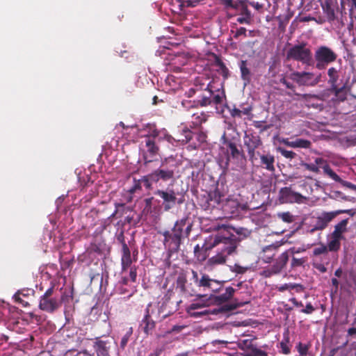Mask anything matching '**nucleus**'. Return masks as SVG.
<instances>
[{
  "instance_id": "603ef678",
  "label": "nucleus",
  "mask_w": 356,
  "mask_h": 356,
  "mask_svg": "<svg viewBox=\"0 0 356 356\" xmlns=\"http://www.w3.org/2000/svg\"><path fill=\"white\" fill-rule=\"evenodd\" d=\"M234 230L238 236H243V238L249 236L251 234L249 229L243 227L234 228Z\"/></svg>"
},
{
  "instance_id": "e433bc0d",
  "label": "nucleus",
  "mask_w": 356,
  "mask_h": 356,
  "mask_svg": "<svg viewBox=\"0 0 356 356\" xmlns=\"http://www.w3.org/2000/svg\"><path fill=\"white\" fill-rule=\"evenodd\" d=\"M142 184H144V181L143 180V177L140 179H136V178H134L133 185L128 189V192L130 194H134L135 193L141 191H142Z\"/></svg>"
},
{
  "instance_id": "4468645a",
  "label": "nucleus",
  "mask_w": 356,
  "mask_h": 356,
  "mask_svg": "<svg viewBox=\"0 0 356 356\" xmlns=\"http://www.w3.org/2000/svg\"><path fill=\"white\" fill-rule=\"evenodd\" d=\"M288 252H284L281 254L276 259L275 263L270 268L263 270L261 275L265 277H270L273 275L280 273L282 269L286 266L289 261Z\"/></svg>"
},
{
  "instance_id": "6ab92c4d",
  "label": "nucleus",
  "mask_w": 356,
  "mask_h": 356,
  "mask_svg": "<svg viewBox=\"0 0 356 356\" xmlns=\"http://www.w3.org/2000/svg\"><path fill=\"white\" fill-rule=\"evenodd\" d=\"M324 172L331 179L337 182L340 183L343 186L350 188L356 191V185L348 181L343 180L336 172H334L329 165H325L323 167Z\"/></svg>"
},
{
  "instance_id": "37998d69",
  "label": "nucleus",
  "mask_w": 356,
  "mask_h": 356,
  "mask_svg": "<svg viewBox=\"0 0 356 356\" xmlns=\"http://www.w3.org/2000/svg\"><path fill=\"white\" fill-rule=\"evenodd\" d=\"M224 282H223V281H218V280L213 279V282H212L211 289V292L212 293L211 294L217 293L220 292V291L223 287Z\"/></svg>"
},
{
  "instance_id": "5fc2aeb1",
  "label": "nucleus",
  "mask_w": 356,
  "mask_h": 356,
  "mask_svg": "<svg viewBox=\"0 0 356 356\" xmlns=\"http://www.w3.org/2000/svg\"><path fill=\"white\" fill-rule=\"evenodd\" d=\"M277 215L285 222H291L293 220V216L289 212L280 213Z\"/></svg>"
},
{
  "instance_id": "680f3d73",
  "label": "nucleus",
  "mask_w": 356,
  "mask_h": 356,
  "mask_svg": "<svg viewBox=\"0 0 356 356\" xmlns=\"http://www.w3.org/2000/svg\"><path fill=\"white\" fill-rule=\"evenodd\" d=\"M262 123H263V122H262V121H254V126L256 128L260 129H261V131H266V130H268V129H270V127H271V125H270V124H267V125H264V126H263V125H262Z\"/></svg>"
},
{
  "instance_id": "ddd939ff",
  "label": "nucleus",
  "mask_w": 356,
  "mask_h": 356,
  "mask_svg": "<svg viewBox=\"0 0 356 356\" xmlns=\"http://www.w3.org/2000/svg\"><path fill=\"white\" fill-rule=\"evenodd\" d=\"M221 142L223 145H226L227 148V165H228L230 159L236 160L245 159L243 151L238 148L235 142L228 139L225 133H224L221 137Z\"/></svg>"
},
{
  "instance_id": "3c124183",
  "label": "nucleus",
  "mask_w": 356,
  "mask_h": 356,
  "mask_svg": "<svg viewBox=\"0 0 356 356\" xmlns=\"http://www.w3.org/2000/svg\"><path fill=\"white\" fill-rule=\"evenodd\" d=\"M278 150L281 153V154L286 159H294L296 156V154L293 151L286 150L281 147H280Z\"/></svg>"
},
{
  "instance_id": "6e6552de",
  "label": "nucleus",
  "mask_w": 356,
  "mask_h": 356,
  "mask_svg": "<svg viewBox=\"0 0 356 356\" xmlns=\"http://www.w3.org/2000/svg\"><path fill=\"white\" fill-rule=\"evenodd\" d=\"M180 194L179 192L170 188H167L165 190L157 189L154 191V195L159 196L163 200V206L165 211L172 209L177 203H182L183 200L177 198Z\"/></svg>"
},
{
  "instance_id": "c03bdc74",
  "label": "nucleus",
  "mask_w": 356,
  "mask_h": 356,
  "mask_svg": "<svg viewBox=\"0 0 356 356\" xmlns=\"http://www.w3.org/2000/svg\"><path fill=\"white\" fill-rule=\"evenodd\" d=\"M310 346V344H304L302 342H299L297 344L296 348L300 356H306L308 353V350Z\"/></svg>"
},
{
  "instance_id": "72a5a7b5",
  "label": "nucleus",
  "mask_w": 356,
  "mask_h": 356,
  "mask_svg": "<svg viewBox=\"0 0 356 356\" xmlns=\"http://www.w3.org/2000/svg\"><path fill=\"white\" fill-rule=\"evenodd\" d=\"M210 248L200 247L198 244L194 247V254L197 259L200 261H203L206 260L207 257V252Z\"/></svg>"
},
{
  "instance_id": "6e6d98bb",
  "label": "nucleus",
  "mask_w": 356,
  "mask_h": 356,
  "mask_svg": "<svg viewBox=\"0 0 356 356\" xmlns=\"http://www.w3.org/2000/svg\"><path fill=\"white\" fill-rule=\"evenodd\" d=\"M160 131L161 130H159L156 128L152 129H150L149 134L145 136V139H147V137H149V138L156 141L159 136L160 135Z\"/></svg>"
},
{
  "instance_id": "c756f323",
  "label": "nucleus",
  "mask_w": 356,
  "mask_h": 356,
  "mask_svg": "<svg viewBox=\"0 0 356 356\" xmlns=\"http://www.w3.org/2000/svg\"><path fill=\"white\" fill-rule=\"evenodd\" d=\"M285 144L293 148H309L312 143L310 140L303 138H297L292 141H286Z\"/></svg>"
},
{
  "instance_id": "052dcab7",
  "label": "nucleus",
  "mask_w": 356,
  "mask_h": 356,
  "mask_svg": "<svg viewBox=\"0 0 356 356\" xmlns=\"http://www.w3.org/2000/svg\"><path fill=\"white\" fill-rule=\"evenodd\" d=\"M302 99L307 102L308 104L312 100V99H320L318 96L317 95H311V94H302L300 95Z\"/></svg>"
},
{
  "instance_id": "2f4dec72",
  "label": "nucleus",
  "mask_w": 356,
  "mask_h": 356,
  "mask_svg": "<svg viewBox=\"0 0 356 356\" xmlns=\"http://www.w3.org/2000/svg\"><path fill=\"white\" fill-rule=\"evenodd\" d=\"M207 120V115L203 112H196L191 116V123L194 127L200 126L202 123Z\"/></svg>"
},
{
  "instance_id": "9b49d317",
  "label": "nucleus",
  "mask_w": 356,
  "mask_h": 356,
  "mask_svg": "<svg viewBox=\"0 0 356 356\" xmlns=\"http://www.w3.org/2000/svg\"><path fill=\"white\" fill-rule=\"evenodd\" d=\"M350 74L346 75V72H344L341 75L340 84H341V86L330 88V92L334 94L337 101L344 102L346 100L348 92L352 88V84L350 83Z\"/></svg>"
},
{
  "instance_id": "4d7b16f0",
  "label": "nucleus",
  "mask_w": 356,
  "mask_h": 356,
  "mask_svg": "<svg viewBox=\"0 0 356 356\" xmlns=\"http://www.w3.org/2000/svg\"><path fill=\"white\" fill-rule=\"evenodd\" d=\"M301 165L305 167L307 170L312 171L313 172H315V173L319 172V168L315 164L302 163Z\"/></svg>"
},
{
  "instance_id": "338daca9",
  "label": "nucleus",
  "mask_w": 356,
  "mask_h": 356,
  "mask_svg": "<svg viewBox=\"0 0 356 356\" xmlns=\"http://www.w3.org/2000/svg\"><path fill=\"white\" fill-rule=\"evenodd\" d=\"M315 310V308L313 307V305L309 302L306 305V307L305 309H302L301 310L302 313L310 314Z\"/></svg>"
},
{
  "instance_id": "7ed1b4c3",
  "label": "nucleus",
  "mask_w": 356,
  "mask_h": 356,
  "mask_svg": "<svg viewBox=\"0 0 356 356\" xmlns=\"http://www.w3.org/2000/svg\"><path fill=\"white\" fill-rule=\"evenodd\" d=\"M177 166L175 163L170 164L168 159L161 161L160 166L152 172L143 176L144 186L147 190L152 188L153 184L174 182L175 181Z\"/></svg>"
},
{
  "instance_id": "f257e3e1",
  "label": "nucleus",
  "mask_w": 356,
  "mask_h": 356,
  "mask_svg": "<svg viewBox=\"0 0 356 356\" xmlns=\"http://www.w3.org/2000/svg\"><path fill=\"white\" fill-rule=\"evenodd\" d=\"M192 229V223L188 218L177 220L170 230L161 233L163 236V244L169 256L177 253L180 250L182 240L188 238Z\"/></svg>"
},
{
  "instance_id": "774afa93",
  "label": "nucleus",
  "mask_w": 356,
  "mask_h": 356,
  "mask_svg": "<svg viewBox=\"0 0 356 356\" xmlns=\"http://www.w3.org/2000/svg\"><path fill=\"white\" fill-rule=\"evenodd\" d=\"M129 277H130L131 280L133 282H135L136 281L137 272H136V268L135 266L131 267L130 271H129Z\"/></svg>"
},
{
  "instance_id": "58836bf2",
  "label": "nucleus",
  "mask_w": 356,
  "mask_h": 356,
  "mask_svg": "<svg viewBox=\"0 0 356 356\" xmlns=\"http://www.w3.org/2000/svg\"><path fill=\"white\" fill-rule=\"evenodd\" d=\"M181 137L178 138V141H181L183 143H187L193 138V132L188 129L185 128L182 129L181 134Z\"/></svg>"
},
{
  "instance_id": "de8ad7c7",
  "label": "nucleus",
  "mask_w": 356,
  "mask_h": 356,
  "mask_svg": "<svg viewBox=\"0 0 356 356\" xmlns=\"http://www.w3.org/2000/svg\"><path fill=\"white\" fill-rule=\"evenodd\" d=\"M243 1L246 2L248 6H250L253 7L255 10L260 12L263 10L264 6V4L263 3L255 1L254 0H244Z\"/></svg>"
},
{
  "instance_id": "1a4fd4ad",
  "label": "nucleus",
  "mask_w": 356,
  "mask_h": 356,
  "mask_svg": "<svg viewBox=\"0 0 356 356\" xmlns=\"http://www.w3.org/2000/svg\"><path fill=\"white\" fill-rule=\"evenodd\" d=\"M321 74L315 75L308 72H293L289 75V79L300 86H314L321 81Z\"/></svg>"
},
{
  "instance_id": "a19ab883",
  "label": "nucleus",
  "mask_w": 356,
  "mask_h": 356,
  "mask_svg": "<svg viewBox=\"0 0 356 356\" xmlns=\"http://www.w3.org/2000/svg\"><path fill=\"white\" fill-rule=\"evenodd\" d=\"M132 334H133V328L131 327H130L127 329L126 333L124 334V335L122 337V338L121 339L120 346L122 349L125 348Z\"/></svg>"
},
{
  "instance_id": "a211bd4d",
  "label": "nucleus",
  "mask_w": 356,
  "mask_h": 356,
  "mask_svg": "<svg viewBox=\"0 0 356 356\" xmlns=\"http://www.w3.org/2000/svg\"><path fill=\"white\" fill-rule=\"evenodd\" d=\"M121 243H122L121 265H122V272H124V271L127 270L129 268L131 267V264H132V259L131 257L130 250L123 238L121 240Z\"/></svg>"
},
{
  "instance_id": "e2e57ef3",
  "label": "nucleus",
  "mask_w": 356,
  "mask_h": 356,
  "mask_svg": "<svg viewBox=\"0 0 356 356\" xmlns=\"http://www.w3.org/2000/svg\"><path fill=\"white\" fill-rule=\"evenodd\" d=\"M229 113L232 118H242L241 109L237 108L236 107H234L232 109H229Z\"/></svg>"
},
{
  "instance_id": "09e8293b",
  "label": "nucleus",
  "mask_w": 356,
  "mask_h": 356,
  "mask_svg": "<svg viewBox=\"0 0 356 356\" xmlns=\"http://www.w3.org/2000/svg\"><path fill=\"white\" fill-rule=\"evenodd\" d=\"M248 267L242 266L238 264H235L231 267V271L237 274H243L248 270Z\"/></svg>"
},
{
  "instance_id": "4c0bfd02",
  "label": "nucleus",
  "mask_w": 356,
  "mask_h": 356,
  "mask_svg": "<svg viewBox=\"0 0 356 356\" xmlns=\"http://www.w3.org/2000/svg\"><path fill=\"white\" fill-rule=\"evenodd\" d=\"M340 239L332 238L331 241L327 243V251L337 252L341 248Z\"/></svg>"
},
{
  "instance_id": "f8f14e48",
  "label": "nucleus",
  "mask_w": 356,
  "mask_h": 356,
  "mask_svg": "<svg viewBox=\"0 0 356 356\" xmlns=\"http://www.w3.org/2000/svg\"><path fill=\"white\" fill-rule=\"evenodd\" d=\"M154 311L152 304L149 303L145 310V314L140 323V328L146 336L152 335L156 327V321L154 320Z\"/></svg>"
},
{
  "instance_id": "9d476101",
  "label": "nucleus",
  "mask_w": 356,
  "mask_h": 356,
  "mask_svg": "<svg viewBox=\"0 0 356 356\" xmlns=\"http://www.w3.org/2000/svg\"><path fill=\"white\" fill-rule=\"evenodd\" d=\"M244 145L247 147L250 160L254 162L257 159L255 150L262 145L260 136L254 131H246L243 136Z\"/></svg>"
},
{
  "instance_id": "473e14b6",
  "label": "nucleus",
  "mask_w": 356,
  "mask_h": 356,
  "mask_svg": "<svg viewBox=\"0 0 356 356\" xmlns=\"http://www.w3.org/2000/svg\"><path fill=\"white\" fill-rule=\"evenodd\" d=\"M213 279H211L209 275L202 273L199 281L198 287L202 288L204 291H208L211 292V285Z\"/></svg>"
},
{
  "instance_id": "393cba45",
  "label": "nucleus",
  "mask_w": 356,
  "mask_h": 356,
  "mask_svg": "<svg viewBox=\"0 0 356 356\" xmlns=\"http://www.w3.org/2000/svg\"><path fill=\"white\" fill-rule=\"evenodd\" d=\"M327 76L329 77L328 83L330 84V88H335L341 86V84H340L341 79H339V72L335 67H332L328 69Z\"/></svg>"
},
{
  "instance_id": "20e7f679",
  "label": "nucleus",
  "mask_w": 356,
  "mask_h": 356,
  "mask_svg": "<svg viewBox=\"0 0 356 356\" xmlns=\"http://www.w3.org/2000/svg\"><path fill=\"white\" fill-rule=\"evenodd\" d=\"M286 58L300 61L307 65H312L313 61L312 51L307 47V44L304 42L290 48L287 51Z\"/></svg>"
},
{
  "instance_id": "f3484780",
  "label": "nucleus",
  "mask_w": 356,
  "mask_h": 356,
  "mask_svg": "<svg viewBox=\"0 0 356 356\" xmlns=\"http://www.w3.org/2000/svg\"><path fill=\"white\" fill-rule=\"evenodd\" d=\"M238 14L239 17L236 21L241 24H250L252 22V14L250 10L248 8L246 2L243 3L236 10Z\"/></svg>"
},
{
  "instance_id": "c85d7f7f",
  "label": "nucleus",
  "mask_w": 356,
  "mask_h": 356,
  "mask_svg": "<svg viewBox=\"0 0 356 356\" xmlns=\"http://www.w3.org/2000/svg\"><path fill=\"white\" fill-rule=\"evenodd\" d=\"M348 220L344 219L342 220L340 222L334 226V229L333 232L332 233V238H336L338 239H342L343 238V232H344L346 229V226L348 225Z\"/></svg>"
},
{
  "instance_id": "bf43d9fd",
  "label": "nucleus",
  "mask_w": 356,
  "mask_h": 356,
  "mask_svg": "<svg viewBox=\"0 0 356 356\" xmlns=\"http://www.w3.org/2000/svg\"><path fill=\"white\" fill-rule=\"evenodd\" d=\"M21 295H22V293H20V292H17V293H16L14 295V296H13V298H14V299H15V301L16 302H18V303L22 304V306H24V307H26V306H28V305H29L28 302H26V301L24 300L21 298ZM23 296H25V295H24V294H23Z\"/></svg>"
},
{
  "instance_id": "412c9836",
  "label": "nucleus",
  "mask_w": 356,
  "mask_h": 356,
  "mask_svg": "<svg viewBox=\"0 0 356 356\" xmlns=\"http://www.w3.org/2000/svg\"><path fill=\"white\" fill-rule=\"evenodd\" d=\"M156 140L149 138V137H147L145 139V146L147 147V152L149 154L150 158H153L156 156L159 151V147L156 145ZM145 164L150 163L152 161V159H148V156H144Z\"/></svg>"
},
{
  "instance_id": "2eb2a0df",
  "label": "nucleus",
  "mask_w": 356,
  "mask_h": 356,
  "mask_svg": "<svg viewBox=\"0 0 356 356\" xmlns=\"http://www.w3.org/2000/svg\"><path fill=\"white\" fill-rule=\"evenodd\" d=\"M305 197L300 193L291 190L290 187L282 188L279 191V200L281 203H302Z\"/></svg>"
},
{
  "instance_id": "aec40b11",
  "label": "nucleus",
  "mask_w": 356,
  "mask_h": 356,
  "mask_svg": "<svg viewBox=\"0 0 356 356\" xmlns=\"http://www.w3.org/2000/svg\"><path fill=\"white\" fill-rule=\"evenodd\" d=\"M234 292L235 289L233 287L228 286L225 289V292L220 295L211 294L209 300L217 305H221L229 301L233 297Z\"/></svg>"
},
{
  "instance_id": "a878e982",
  "label": "nucleus",
  "mask_w": 356,
  "mask_h": 356,
  "mask_svg": "<svg viewBox=\"0 0 356 356\" xmlns=\"http://www.w3.org/2000/svg\"><path fill=\"white\" fill-rule=\"evenodd\" d=\"M94 348L97 353V356H110L109 346L106 341L97 340L95 342Z\"/></svg>"
},
{
  "instance_id": "b1692460",
  "label": "nucleus",
  "mask_w": 356,
  "mask_h": 356,
  "mask_svg": "<svg viewBox=\"0 0 356 356\" xmlns=\"http://www.w3.org/2000/svg\"><path fill=\"white\" fill-rule=\"evenodd\" d=\"M239 68L241 79L243 81L244 85L246 86L251 81V72L248 67V61L245 60H241Z\"/></svg>"
},
{
  "instance_id": "864d4df0",
  "label": "nucleus",
  "mask_w": 356,
  "mask_h": 356,
  "mask_svg": "<svg viewBox=\"0 0 356 356\" xmlns=\"http://www.w3.org/2000/svg\"><path fill=\"white\" fill-rule=\"evenodd\" d=\"M327 252V248L326 245L321 244L319 247H317L314 249L313 254L314 256H318L323 254H326Z\"/></svg>"
},
{
  "instance_id": "49530a36",
  "label": "nucleus",
  "mask_w": 356,
  "mask_h": 356,
  "mask_svg": "<svg viewBox=\"0 0 356 356\" xmlns=\"http://www.w3.org/2000/svg\"><path fill=\"white\" fill-rule=\"evenodd\" d=\"M154 201H155V199L154 197H149L145 198L144 200V203H145L144 211H146L147 213L152 212V205H153Z\"/></svg>"
},
{
  "instance_id": "79ce46f5",
  "label": "nucleus",
  "mask_w": 356,
  "mask_h": 356,
  "mask_svg": "<svg viewBox=\"0 0 356 356\" xmlns=\"http://www.w3.org/2000/svg\"><path fill=\"white\" fill-rule=\"evenodd\" d=\"M217 92V94L213 93V98L211 99L212 103L216 105L221 104L222 103L223 98L225 97L224 90L220 91V90H218Z\"/></svg>"
},
{
  "instance_id": "c9c22d12",
  "label": "nucleus",
  "mask_w": 356,
  "mask_h": 356,
  "mask_svg": "<svg viewBox=\"0 0 356 356\" xmlns=\"http://www.w3.org/2000/svg\"><path fill=\"white\" fill-rule=\"evenodd\" d=\"M221 3L225 7L226 9H234L236 10L238 7L243 3V1L239 0H220Z\"/></svg>"
},
{
  "instance_id": "5701e85b",
  "label": "nucleus",
  "mask_w": 356,
  "mask_h": 356,
  "mask_svg": "<svg viewBox=\"0 0 356 356\" xmlns=\"http://www.w3.org/2000/svg\"><path fill=\"white\" fill-rule=\"evenodd\" d=\"M261 166L269 172H273L275 170L274 163L275 157L270 154H260Z\"/></svg>"
},
{
  "instance_id": "f03ea898",
  "label": "nucleus",
  "mask_w": 356,
  "mask_h": 356,
  "mask_svg": "<svg viewBox=\"0 0 356 356\" xmlns=\"http://www.w3.org/2000/svg\"><path fill=\"white\" fill-rule=\"evenodd\" d=\"M240 241L235 235L230 234L228 236L218 234L215 236L212 246L222 245L218 253L207 260V265L213 268L218 265H223L226 263L228 256L235 253Z\"/></svg>"
},
{
  "instance_id": "a18cd8bd",
  "label": "nucleus",
  "mask_w": 356,
  "mask_h": 356,
  "mask_svg": "<svg viewBox=\"0 0 356 356\" xmlns=\"http://www.w3.org/2000/svg\"><path fill=\"white\" fill-rule=\"evenodd\" d=\"M173 140V137L168 134L166 130L162 129L160 131V135L159 136L156 141L160 142L161 140H167L169 143H172Z\"/></svg>"
},
{
  "instance_id": "0e129e2a",
  "label": "nucleus",
  "mask_w": 356,
  "mask_h": 356,
  "mask_svg": "<svg viewBox=\"0 0 356 356\" xmlns=\"http://www.w3.org/2000/svg\"><path fill=\"white\" fill-rule=\"evenodd\" d=\"M186 327V325H175L174 326H172V327L171 328L170 330H169L168 332V333L169 334H171V333H173V332H175V333H179L180 332H181L184 328Z\"/></svg>"
},
{
  "instance_id": "0eeeda50",
  "label": "nucleus",
  "mask_w": 356,
  "mask_h": 356,
  "mask_svg": "<svg viewBox=\"0 0 356 356\" xmlns=\"http://www.w3.org/2000/svg\"><path fill=\"white\" fill-rule=\"evenodd\" d=\"M343 213H346L353 216L355 213L353 209H339L331 212H324L321 216L317 218L314 227L312 228L309 232L313 233L316 230L324 229L333 218H334L337 216Z\"/></svg>"
},
{
  "instance_id": "423d86ee",
  "label": "nucleus",
  "mask_w": 356,
  "mask_h": 356,
  "mask_svg": "<svg viewBox=\"0 0 356 356\" xmlns=\"http://www.w3.org/2000/svg\"><path fill=\"white\" fill-rule=\"evenodd\" d=\"M316 67L318 70L325 69V67L337 60V55L330 48L326 46L319 47L315 51Z\"/></svg>"
},
{
  "instance_id": "f704fd0d",
  "label": "nucleus",
  "mask_w": 356,
  "mask_h": 356,
  "mask_svg": "<svg viewBox=\"0 0 356 356\" xmlns=\"http://www.w3.org/2000/svg\"><path fill=\"white\" fill-rule=\"evenodd\" d=\"M290 342V338L288 332L284 333L283 336V339L280 342V348L282 349V353L284 355H289L291 353V348L289 346Z\"/></svg>"
},
{
  "instance_id": "bb28decb",
  "label": "nucleus",
  "mask_w": 356,
  "mask_h": 356,
  "mask_svg": "<svg viewBox=\"0 0 356 356\" xmlns=\"http://www.w3.org/2000/svg\"><path fill=\"white\" fill-rule=\"evenodd\" d=\"M206 90H208L209 92V96L207 97V96H202V98L200 99H198L197 101H194L193 102V104L190 106L191 107H197V106H202V107H204V106H207L209 105H211L212 104V100H211V96L213 95V90L211 88V84H208L207 88L205 89Z\"/></svg>"
},
{
  "instance_id": "39448f33",
  "label": "nucleus",
  "mask_w": 356,
  "mask_h": 356,
  "mask_svg": "<svg viewBox=\"0 0 356 356\" xmlns=\"http://www.w3.org/2000/svg\"><path fill=\"white\" fill-rule=\"evenodd\" d=\"M54 286H52L40 297L38 305L40 309L52 314L61 307L63 298L60 300L54 297Z\"/></svg>"
},
{
  "instance_id": "ea45409f",
  "label": "nucleus",
  "mask_w": 356,
  "mask_h": 356,
  "mask_svg": "<svg viewBox=\"0 0 356 356\" xmlns=\"http://www.w3.org/2000/svg\"><path fill=\"white\" fill-rule=\"evenodd\" d=\"M323 9L330 21H333L335 19L334 10L329 3H326L325 5L323 6Z\"/></svg>"
},
{
  "instance_id": "cd10ccee",
  "label": "nucleus",
  "mask_w": 356,
  "mask_h": 356,
  "mask_svg": "<svg viewBox=\"0 0 356 356\" xmlns=\"http://www.w3.org/2000/svg\"><path fill=\"white\" fill-rule=\"evenodd\" d=\"M214 56V65L218 67L217 72L222 75L224 79H227L229 76V70L226 67L225 64L222 62L220 58L213 54Z\"/></svg>"
},
{
  "instance_id": "13d9d810",
  "label": "nucleus",
  "mask_w": 356,
  "mask_h": 356,
  "mask_svg": "<svg viewBox=\"0 0 356 356\" xmlns=\"http://www.w3.org/2000/svg\"><path fill=\"white\" fill-rule=\"evenodd\" d=\"M305 261H306V259H305L303 258L297 259L296 257H293L291 259V265L292 268H296L298 266H302Z\"/></svg>"
},
{
  "instance_id": "69168bd1",
  "label": "nucleus",
  "mask_w": 356,
  "mask_h": 356,
  "mask_svg": "<svg viewBox=\"0 0 356 356\" xmlns=\"http://www.w3.org/2000/svg\"><path fill=\"white\" fill-rule=\"evenodd\" d=\"M246 29L245 27H240L239 29H238L235 33H234V38H238L239 36L241 35H243L244 37H246L247 35H246Z\"/></svg>"
},
{
  "instance_id": "4be33fe9",
  "label": "nucleus",
  "mask_w": 356,
  "mask_h": 356,
  "mask_svg": "<svg viewBox=\"0 0 356 356\" xmlns=\"http://www.w3.org/2000/svg\"><path fill=\"white\" fill-rule=\"evenodd\" d=\"M239 203L232 199H228L222 204V209L226 214H229L231 216L237 215L238 213Z\"/></svg>"
},
{
  "instance_id": "7c9ffc66",
  "label": "nucleus",
  "mask_w": 356,
  "mask_h": 356,
  "mask_svg": "<svg viewBox=\"0 0 356 356\" xmlns=\"http://www.w3.org/2000/svg\"><path fill=\"white\" fill-rule=\"evenodd\" d=\"M277 247L275 245H270L263 249L264 255L262 258L265 263H270L273 257L275 255Z\"/></svg>"
},
{
  "instance_id": "8fccbe9b",
  "label": "nucleus",
  "mask_w": 356,
  "mask_h": 356,
  "mask_svg": "<svg viewBox=\"0 0 356 356\" xmlns=\"http://www.w3.org/2000/svg\"><path fill=\"white\" fill-rule=\"evenodd\" d=\"M249 356H268V353L259 348L252 347L250 348Z\"/></svg>"
},
{
  "instance_id": "dca6fc26",
  "label": "nucleus",
  "mask_w": 356,
  "mask_h": 356,
  "mask_svg": "<svg viewBox=\"0 0 356 356\" xmlns=\"http://www.w3.org/2000/svg\"><path fill=\"white\" fill-rule=\"evenodd\" d=\"M224 195H221V193L218 191H214L211 192L208 195V197L203 205L204 209L205 210H212L214 208L222 209V204L224 202V200L222 197Z\"/></svg>"
}]
</instances>
